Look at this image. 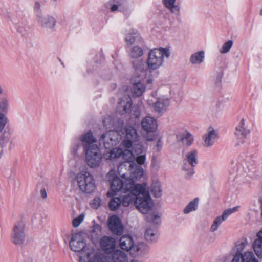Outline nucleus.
<instances>
[{
  "label": "nucleus",
  "mask_w": 262,
  "mask_h": 262,
  "mask_svg": "<svg viewBox=\"0 0 262 262\" xmlns=\"http://www.w3.org/2000/svg\"><path fill=\"white\" fill-rule=\"evenodd\" d=\"M9 110V101L3 98L0 102V146L5 148L9 143L10 137L6 132L2 133L5 128L9 120L6 116Z\"/></svg>",
  "instance_id": "obj_5"
},
{
  "label": "nucleus",
  "mask_w": 262,
  "mask_h": 262,
  "mask_svg": "<svg viewBox=\"0 0 262 262\" xmlns=\"http://www.w3.org/2000/svg\"><path fill=\"white\" fill-rule=\"evenodd\" d=\"M151 192L155 197H160L162 195L160 183L159 182L152 183L151 186Z\"/></svg>",
  "instance_id": "obj_39"
},
{
  "label": "nucleus",
  "mask_w": 262,
  "mask_h": 262,
  "mask_svg": "<svg viewBox=\"0 0 262 262\" xmlns=\"http://www.w3.org/2000/svg\"><path fill=\"white\" fill-rule=\"evenodd\" d=\"M145 155H142L137 157L136 161L138 164L142 165L144 163L145 161Z\"/></svg>",
  "instance_id": "obj_50"
},
{
  "label": "nucleus",
  "mask_w": 262,
  "mask_h": 262,
  "mask_svg": "<svg viewBox=\"0 0 262 262\" xmlns=\"http://www.w3.org/2000/svg\"><path fill=\"white\" fill-rule=\"evenodd\" d=\"M102 228L101 226L97 224H95L93 226L90 233V236L92 240L94 242L97 241L98 236L100 234L101 232Z\"/></svg>",
  "instance_id": "obj_37"
},
{
  "label": "nucleus",
  "mask_w": 262,
  "mask_h": 262,
  "mask_svg": "<svg viewBox=\"0 0 262 262\" xmlns=\"http://www.w3.org/2000/svg\"><path fill=\"white\" fill-rule=\"evenodd\" d=\"M127 176V174L126 175ZM126 177L121 178V180L118 177H114L110 182L111 191H108L107 196L110 197L114 195L115 193L124 190H128L133 188V181L131 179H126Z\"/></svg>",
  "instance_id": "obj_7"
},
{
  "label": "nucleus",
  "mask_w": 262,
  "mask_h": 262,
  "mask_svg": "<svg viewBox=\"0 0 262 262\" xmlns=\"http://www.w3.org/2000/svg\"><path fill=\"white\" fill-rule=\"evenodd\" d=\"M170 54L169 50L167 48H154L148 54L147 67L142 59L133 61L132 67L134 71L132 75V80L133 82H141L145 80L146 82H152L154 80L151 78L146 79L148 69L150 71L158 69L163 64V57L165 56L168 58Z\"/></svg>",
  "instance_id": "obj_1"
},
{
  "label": "nucleus",
  "mask_w": 262,
  "mask_h": 262,
  "mask_svg": "<svg viewBox=\"0 0 262 262\" xmlns=\"http://www.w3.org/2000/svg\"><path fill=\"white\" fill-rule=\"evenodd\" d=\"M80 190L85 193H90L95 189L93 176L87 171L79 172L76 177Z\"/></svg>",
  "instance_id": "obj_6"
},
{
  "label": "nucleus",
  "mask_w": 262,
  "mask_h": 262,
  "mask_svg": "<svg viewBox=\"0 0 262 262\" xmlns=\"http://www.w3.org/2000/svg\"><path fill=\"white\" fill-rule=\"evenodd\" d=\"M81 142L79 139H75L70 148L71 154L73 157H77L78 156V151L81 148Z\"/></svg>",
  "instance_id": "obj_38"
},
{
  "label": "nucleus",
  "mask_w": 262,
  "mask_h": 262,
  "mask_svg": "<svg viewBox=\"0 0 262 262\" xmlns=\"http://www.w3.org/2000/svg\"><path fill=\"white\" fill-rule=\"evenodd\" d=\"M91 147L92 148L84 150L85 153V161L90 167H96L101 162L102 154L98 146Z\"/></svg>",
  "instance_id": "obj_9"
},
{
  "label": "nucleus",
  "mask_w": 262,
  "mask_h": 262,
  "mask_svg": "<svg viewBox=\"0 0 262 262\" xmlns=\"http://www.w3.org/2000/svg\"><path fill=\"white\" fill-rule=\"evenodd\" d=\"M233 41L231 40H229L224 43L220 49V52L222 54H226L229 52L230 49L233 46Z\"/></svg>",
  "instance_id": "obj_43"
},
{
  "label": "nucleus",
  "mask_w": 262,
  "mask_h": 262,
  "mask_svg": "<svg viewBox=\"0 0 262 262\" xmlns=\"http://www.w3.org/2000/svg\"><path fill=\"white\" fill-rule=\"evenodd\" d=\"M69 245L72 251L79 253V262H105L106 260V258L100 251L86 244L80 233L72 234Z\"/></svg>",
  "instance_id": "obj_2"
},
{
  "label": "nucleus",
  "mask_w": 262,
  "mask_h": 262,
  "mask_svg": "<svg viewBox=\"0 0 262 262\" xmlns=\"http://www.w3.org/2000/svg\"><path fill=\"white\" fill-rule=\"evenodd\" d=\"M2 93V89L1 87L0 86V94Z\"/></svg>",
  "instance_id": "obj_58"
},
{
  "label": "nucleus",
  "mask_w": 262,
  "mask_h": 262,
  "mask_svg": "<svg viewBox=\"0 0 262 262\" xmlns=\"http://www.w3.org/2000/svg\"><path fill=\"white\" fill-rule=\"evenodd\" d=\"M122 150L120 148H113L110 151L105 153L104 157L106 160L115 161L117 159L120 158Z\"/></svg>",
  "instance_id": "obj_28"
},
{
  "label": "nucleus",
  "mask_w": 262,
  "mask_h": 262,
  "mask_svg": "<svg viewBox=\"0 0 262 262\" xmlns=\"http://www.w3.org/2000/svg\"><path fill=\"white\" fill-rule=\"evenodd\" d=\"M227 219V218L226 217L225 214H224L223 213H222L221 216H219L216 217L211 226L210 229V231L212 232H214V231H215L217 229L219 226Z\"/></svg>",
  "instance_id": "obj_35"
},
{
  "label": "nucleus",
  "mask_w": 262,
  "mask_h": 262,
  "mask_svg": "<svg viewBox=\"0 0 262 262\" xmlns=\"http://www.w3.org/2000/svg\"><path fill=\"white\" fill-rule=\"evenodd\" d=\"M145 238L147 241L152 242L157 239L156 231L149 227L145 232Z\"/></svg>",
  "instance_id": "obj_42"
},
{
  "label": "nucleus",
  "mask_w": 262,
  "mask_h": 262,
  "mask_svg": "<svg viewBox=\"0 0 262 262\" xmlns=\"http://www.w3.org/2000/svg\"><path fill=\"white\" fill-rule=\"evenodd\" d=\"M127 169L128 172L124 173L122 171V173L127 174L126 179H131L134 186L138 185L139 184H135V181L140 179L143 176V170L141 166L136 164L134 168L127 167Z\"/></svg>",
  "instance_id": "obj_17"
},
{
  "label": "nucleus",
  "mask_w": 262,
  "mask_h": 262,
  "mask_svg": "<svg viewBox=\"0 0 262 262\" xmlns=\"http://www.w3.org/2000/svg\"><path fill=\"white\" fill-rule=\"evenodd\" d=\"M247 245V242L246 241L238 242L233 249V253L236 254H243V251L245 249Z\"/></svg>",
  "instance_id": "obj_40"
},
{
  "label": "nucleus",
  "mask_w": 262,
  "mask_h": 262,
  "mask_svg": "<svg viewBox=\"0 0 262 262\" xmlns=\"http://www.w3.org/2000/svg\"><path fill=\"white\" fill-rule=\"evenodd\" d=\"M34 9L36 11L38 14L41 13L40 12V4L38 2H36L34 5Z\"/></svg>",
  "instance_id": "obj_52"
},
{
  "label": "nucleus",
  "mask_w": 262,
  "mask_h": 262,
  "mask_svg": "<svg viewBox=\"0 0 262 262\" xmlns=\"http://www.w3.org/2000/svg\"><path fill=\"white\" fill-rule=\"evenodd\" d=\"M143 54V51L141 47L138 46H133L129 52V56L132 58H139Z\"/></svg>",
  "instance_id": "obj_33"
},
{
  "label": "nucleus",
  "mask_w": 262,
  "mask_h": 262,
  "mask_svg": "<svg viewBox=\"0 0 262 262\" xmlns=\"http://www.w3.org/2000/svg\"><path fill=\"white\" fill-rule=\"evenodd\" d=\"M148 248L146 246H141V248L133 249L130 255L133 259L130 262H142L144 256L147 254Z\"/></svg>",
  "instance_id": "obj_19"
},
{
  "label": "nucleus",
  "mask_w": 262,
  "mask_h": 262,
  "mask_svg": "<svg viewBox=\"0 0 262 262\" xmlns=\"http://www.w3.org/2000/svg\"><path fill=\"white\" fill-rule=\"evenodd\" d=\"M217 137L216 132L212 127H209L207 132L204 135V146L210 147L212 146Z\"/></svg>",
  "instance_id": "obj_22"
},
{
  "label": "nucleus",
  "mask_w": 262,
  "mask_h": 262,
  "mask_svg": "<svg viewBox=\"0 0 262 262\" xmlns=\"http://www.w3.org/2000/svg\"><path fill=\"white\" fill-rule=\"evenodd\" d=\"M40 195L43 199H46L47 196V194L45 188H41L40 191Z\"/></svg>",
  "instance_id": "obj_53"
},
{
  "label": "nucleus",
  "mask_w": 262,
  "mask_h": 262,
  "mask_svg": "<svg viewBox=\"0 0 262 262\" xmlns=\"http://www.w3.org/2000/svg\"><path fill=\"white\" fill-rule=\"evenodd\" d=\"M160 216L156 214H150L147 216V220L148 222L153 223L155 224L159 225L160 221Z\"/></svg>",
  "instance_id": "obj_44"
},
{
  "label": "nucleus",
  "mask_w": 262,
  "mask_h": 262,
  "mask_svg": "<svg viewBox=\"0 0 262 262\" xmlns=\"http://www.w3.org/2000/svg\"><path fill=\"white\" fill-rule=\"evenodd\" d=\"M139 37V34L136 29H130L126 34L125 41L127 44L131 45L133 44L136 39Z\"/></svg>",
  "instance_id": "obj_29"
},
{
  "label": "nucleus",
  "mask_w": 262,
  "mask_h": 262,
  "mask_svg": "<svg viewBox=\"0 0 262 262\" xmlns=\"http://www.w3.org/2000/svg\"><path fill=\"white\" fill-rule=\"evenodd\" d=\"M259 15L262 16V8L259 11Z\"/></svg>",
  "instance_id": "obj_57"
},
{
  "label": "nucleus",
  "mask_w": 262,
  "mask_h": 262,
  "mask_svg": "<svg viewBox=\"0 0 262 262\" xmlns=\"http://www.w3.org/2000/svg\"><path fill=\"white\" fill-rule=\"evenodd\" d=\"M248 133V131L245 127V119L242 118L238 125L235 129V134L238 138H245Z\"/></svg>",
  "instance_id": "obj_27"
},
{
  "label": "nucleus",
  "mask_w": 262,
  "mask_h": 262,
  "mask_svg": "<svg viewBox=\"0 0 262 262\" xmlns=\"http://www.w3.org/2000/svg\"><path fill=\"white\" fill-rule=\"evenodd\" d=\"M84 215L82 214L79 215L78 217L74 219L72 221V225L74 227H77L82 222L84 219Z\"/></svg>",
  "instance_id": "obj_47"
},
{
  "label": "nucleus",
  "mask_w": 262,
  "mask_h": 262,
  "mask_svg": "<svg viewBox=\"0 0 262 262\" xmlns=\"http://www.w3.org/2000/svg\"><path fill=\"white\" fill-rule=\"evenodd\" d=\"M169 104L170 101L167 97H158L155 103L154 110L157 113L162 114L166 110Z\"/></svg>",
  "instance_id": "obj_23"
},
{
  "label": "nucleus",
  "mask_w": 262,
  "mask_h": 262,
  "mask_svg": "<svg viewBox=\"0 0 262 262\" xmlns=\"http://www.w3.org/2000/svg\"><path fill=\"white\" fill-rule=\"evenodd\" d=\"M109 261L112 262H128L127 255L120 250H116L110 255Z\"/></svg>",
  "instance_id": "obj_24"
},
{
  "label": "nucleus",
  "mask_w": 262,
  "mask_h": 262,
  "mask_svg": "<svg viewBox=\"0 0 262 262\" xmlns=\"http://www.w3.org/2000/svg\"><path fill=\"white\" fill-rule=\"evenodd\" d=\"M121 158L124 160V161L122 162L118 167V172L121 178H125L127 174L122 173V171H123L124 169L126 170L127 167L134 168L135 166H136V163L134 161L135 157L133 152L129 149L122 150Z\"/></svg>",
  "instance_id": "obj_10"
},
{
  "label": "nucleus",
  "mask_w": 262,
  "mask_h": 262,
  "mask_svg": "<svg viewBox=\"0 0 262 262\" xmlns=\"http://www.w3.org/2000/svg\"><path fill=\"white\" fill-rule=\"evenodd\" d=\"M198 203L199 198H195L185 207L183 210V213L184 214H188L191 211L196 210L198 208Z\"/></svg>",
  "instance_id": "obj_34"
},
{
  "label": "nucleus",
  "mask_w": 262,
  "mask_h": 262,
  "mask_svg": "<svg viewBox=\"0 0 262 262\" xmlns=\"http://www.w3.org/2000/svg\"><path fill=\"white\" fill-rule=\"evenodd\" d=\"M145 89L143 83H133L131 88V92L133 96L139 97L144 92Z\"/></svg>",
  "instance_id": "obj_30"
},
{
  "label": "nucleus",
  "mask_w": 262,
  "mask_h": 262,
  "mask_svg": "<svg viewBox=\"0 0 262 262\" xmlns=\"http://www.w3.org/2000/svg\"><path fill=\"white\" fill-rule=\"evenodd\" d=\"M238 208L239 206H236L233 207V208L227 209L225 210L223 213H224V214H225L226 217L228 218V217L233 212L237 211L238 210Z\"/></svg>",
  "instance_id": "obj_49"
},
{
  "label": "nucleus",
  "mask_w": 262,
  "mask_h": 262,
  "mask_svg": "<svg viewBox=\"0 0 262 262\" xmlns=\"http://www.w3.org/2000/svg\"><path fill=\"white\" fill-rule=\"evenodd\" d=\"M205 58L204 51H200L192 54L190 57V62L192 64H200L203 62Z\"/></svg>",
  "instance_id": "obj_26"
},
{
  "label": "nucleus",
  "mask_w": 262,
  "mask_h": 262,
  "mask_svg": "<svg viewBox=\"0 0 262 262\" xmlns=\"http://www.w3.org/2000/svg\"><path fill=\"white\" fill-rule=\"evenodd\" d=\"M101 199L99 197H95L91 203V206L94 208L97 209L101 205Z\"/></svg>",
  "instance_id": "obj_48"
},
{
  "label": "nucleus",
  "mask_w": 262,
  "mask_h": 262,
  "mask_svg": "<svg viewBox=\"0 0 262 262\" xmlns=\"http://www.w3.org/2000/svg\"><path fill=\"white\" fill-rule=\"evenodd\" d=\"M162 145H163V143H162V142L161 139H159L157 142L156 145L157 150L160 151L161 149Z\"/></svg>",
  "instance_id": "obj_51"
},
{
  "label": "nucleus",
  "mask_w": 262,
  "mask_h": 262,
  "mask_svg": "<svg viewBox=\"0 0 262 262\" xmlns=\"http://www.w3.org/2000/svg\"><path fill=\"white\" fill-rule=\"evenodd\" d=\"M240 163L241 165L243 166V168L246 172L249 171L250 170V167H252L254 165V161H252L250 162L249 159L245 160L243 161L241 160Z\"/></svg>",
  "instance_id": "obj_45"
},
{
  "label": "nucleus",
  "mask_w": 262,
  "mask_h": 262,
  "mask_svg": "<svg viewBox=\"0 0 262 262\" xmlns=\"http://www.w3.org/2000/svg\"><path fill=\"white\" fill-rule=\"evenodd\" d=\"M198 163V152L193 149L188 152L183 160L182 169L186 172L187 177H190L194 173V167Z\"/></svg>",
  "instance_id": "obj_8"
},
{
  "label": "nucleus",
  "mask_w": 262,
  "mask_h": 262,
  "mask_svg": "<svg viewBox=\"0 0 262 262\" xmlns=\"http://www.w3.org/2000/svg\"><path fill=\"white\" fill-rule=\"evenodd\" d=\"M141 124L143 130L147 133L155 132L158 127L156 119L153 117L149 116H147L142 118Z\"/></svg>",
  "instance_id": "obj_14"
},
{
  "label": "nucleus",
  "mask_w": 262,
  "mask_h": 262,
  "mask_svg": "<svg viewBox=\"0 0 262 262\" xmlns=\"http://www.w3.org/2000/svg\"><path fill=\"white\" fill-rule=\"evenodd\" d=\"M25 224L23 222H19L15 224L13 229L12 240L16 245L23 244L25 240L24 232Z\"/></svg>",
  "instance_id": "obj_13"
},
{
  "label": "nucleus",
  "mask_w": 262,
  "mask_h": 262,
  "mask_svg": "<svg viewBox=\"0 0 262 262\" xmlns=\"http://www.w3.org/2000/svg\"><path fill=\"white\" fill-rule=\"evenodd\" d=\"M120 107L123 108L124 113L129 112L132 117L139 118L140 116V111L138 106L132 107V100L129 96L122 98L119 102Z\"/></svg>",
  "instance_id": "obj_11"
},
{
  "label": "nucleus",
  "mask_w": 262,
  "mask_h": 262,
  "mask_svg": "<svg viewBox=\"0 0 262 262\" xmlns=\"http://www.w3.org/2000/svg\"><path fill=\"white\" fill-rule=\"evenodd\" d=\"M24 262H33V259L32 257H26Z\"/></svg>",
  "instance_id": "obj_54"
},
{
  "label": "nucleus",
  "mask_w": 262,
  "mask_h": 262,
  "mask_svg": "<svg viewBox=\"0 0 262 262\" xmlns=\"http://www.w3.org/2000/svg\"><path fill=\"white\" fill-rule=\"evenodd\" d=\"M145 184L138 185L132 189L133 193H137L134 204L137 209L142 213H147L153 206V202L149 194L146 190Z\"/></svg>",
  "instance_id": "obj_3"
},
{
  "label": "nucleus",
  "mask_w": 262,
  "mask_h": 262,
  "mask_svg": "<svg viewBox=\"0 0 262 262\" xmlns=\"http://www.w3.org/2000/svg\"><path fill=\"white\" fill-rule=\"evenodd\" d=\"M152 165L154 166H156V168H157V169L159 167V166L158 165L155 164L154 162H152Z\"/></svg>",
  "instance_id": "obj_56"
},
{
  "label": "nucleus",
  "mask_w": 262,
  "mask_h": 262,
  "mask_svg": "<svg viewBox=\"0 0 262 262\" xmlns=\"http://www.w3.org/2000/svg\"><path fill=\"white\" fill-rule=\"evenodd\" d=\"M59 61H60V62L61 63V64L63 66V67L64 68L65 66H64L63 62L61 60V59H59Z\"/></svg>",
  "instance_id": "obj_55"
},
{
  "label": "nucleus",
  "mask_w": 262,
  "mask_h": 262,
  "mask_svg": "<svg viewBox=\"0 0 262 262\" xmlns=\"http://www.w3.org/2000/svg\"><path fill=\"white\" fill-rule=\"evenodd\" d=\"M148 140L150 141L151 140V139H148Z\"/></svg>",
  "instance_id": "obj_59"
},
{
  "label": "nucleus",
  "mask_w": 262,
  "mask_h": 262,
  "mask_svg": "<svg viewBox=\"0 0 262 262\" xmlns=\"http://www.w3.org/2000/svg\"><path fill=\"white\" fill-rule=\"evenodd\" d=\"M179 140L187 146H190L193 141V138L189 132H185L180 135Z\"/></svg>",
  "instance_id": "obj_36"
},
{
  "label": "nucleus",
  "mask_w": 262,
  "mask_h": 262,
  "mask_svg": "<svg viewBox=\"0 0 262 262\" xmlns=\"http://www.w3.org/2000/svg\"><path fill=\"white\" fill-rule=\"evenodd\" d=\"M122 204L121 199L119 197L112 198L109 203L110 209L112 211L116 210Z\"/></svg>",
  "instance_id": "obj_41"
},
{
  "label": "nucleus",
  "mask_w": 262,
  "mask_h": 262,
  "mask_svg": "<svg viewBox=\"0 0 262 262\" xmlns=\"http://www.w3.org/2000/svg\"><path fill=\"white\" fill-rule=\"evenodd\" d=\"M108 226L110 231L114 234L121 235L123 231V227L120 220L116 216H112L108 219Z\"/></svg>",
  "instance_id": "obj_15"
},
{
  "label": "nucleus",
  "mask_w": 262,
  "mask_h": 262,
  "mask_svg": "<svg viewBox=\"0 0 262 262\" xmlns=\"http://www.w3.org/2000/svg\"><path fill=\"white\" fill-rule=\"evenodd\" d=\"M253 250L259 258H262V240L256 237L253 242Z\"/></svg>",
  "instance_id": "obj_31"
},
{
  "label": "nucleus",
  "mask_w": 262,
  "mask_h": 262,
  "mask_svg": "<svg viewBox=\"0 0 262 262\" xmlns=\"http://www.w3.org/2000/svg\"><path fill=\"white\" fill-rule=\"evenodd\" d=\"M231 262H258L252 252L247 251L244 254L233 253Z\"/></svg>",
  "instance_id": "obj_21"
},
{
  "label": "nucleus",
  "mask_w": 262,
  "mask_h": 262,
  "mask_svg": "<svg viewBox=\"0 0 262 262\" xmlns=\"http://www.w3.org/2000/svg\"><path fill=\"white\" fill-rule=\"evenodd\" d=\"M119 245L121 248L127 251H129L130 253L132 252L133 249H135V248H141V246H145L142 243L135 245L133 238L130 235L122 236L119 240Z\"/></svg>",
  "instance_id": "obj_18"
},
{
  "label": "nucleus",
  "mask_w": 262,
  "mask_h": 262,
  "mask_svg": "<svg viewBox=\"0 0 262 262\" xmlns=\"http://www.w3.org/2000/svg\"><path fill=\"white\" fill-rule=\"evenodd\" d=\"M37 21L43 28L46 29L53 28L56 23L55 19L49 15H43L41 13L37 14Z\"/></svg>",
  "instance_id": "obj_16"
},
{
  "label": "nucleus",
  "mask_w": 262,
  "mask_h": 262,
  "mask_svg": "<svg viewBox=\"0 0 262 262\" xmlns=\"http://www.w3.org/2000/svg\"><path fill=\"white\" fill-rule=\"evenodd\" d=\"M125 137L122 142V145L124 147L129 148L132 146L134 143L139 140V136L135 128L131 126H125Z\"/></svg>",
  "instance_id": "obj_12"
},
{
  "label": "nucleus",
  "mask_w": 262,
  "mask_h": 262,
  "mask_svg": "<svg viewBox=\"0 0 262 262\" xmlns=\"http://www.w3.org/2000/svg\"><path fill=\"white\" fill-rule=\"evenodd\" d=\"M165 6L172 13H176L179 11L180 8L176 4V0H163Z\"/></svg>",
  "instance_id": "obj_32"
},
{
  "label": "nucleus",
  "mask_w": 262,
  "mask_h": 262,
  "mask_svg": "<svg viewBox=\"0 0 262 262\" xmlns=\"http://www.w3.org/2000/svg\"><path fill=\"white\" fill-rule=\"evenodd\" d=\"M134 187H136V186H134L133 188L128 190H124L122 192L124 193H127L126 195H124L122 196V199L121 200L122 204L125 207L128 206L130 203H132L134 201H135L136 199V196L137 195V193H133L132 189H134Z\"/></svg>",
  "instance_id": "obj_25"
},
{
  "label": "nucleus",
  "mask_w": 262,
  "mask_h": 262,
  "mask_svg": "<svg viewBox=\"0 0 262 262\" xmlns=\"http://www.w3.org/2000/svg\"><path fill=\"white\" fill-rule=\"evenodd\" d=\"M110 3H114L112 4L111 7V11L114 12L118 9L119 7L123 5V0H111Z\"/></svg>",
  "instance_id": "obj_46"
},
{
  "label": "nucleus",
  "mask_w": 262,
  "mask_h": 262,
  "mask_svg": "<svg viewBox=\"0 0 262 262\" xmlns=\"http://www.w3.org/2000/svg\"><path fill=\"white\" fill-rule=\"evenodd\" d=\"M103 124L106 129L110 130L101 136L99 143L100 145H103L106 149H109L118 143L119 135L117 132L112 130L114 124L110 116L103 119Z\"/></svg>",
  "instance_id": "obj_4"
},
{
  "label": "nucleus",
  "mask_w": 262,
  "mask_h": 262,
  "mask_svg": "<svg viewBox=\"0 0 262 262\" xmlns=\"http://www.w3.org/2000/svg\"><path fill=\"white\" fill-rule=\"evenodd\" d=\"M82 144L84 150L92 148V146H97L96 144V139L93 136L92 132L90 131L82 135L79 139Z\"/></svg>",
  "instance_id": "obj_20"
}]
</instances>
